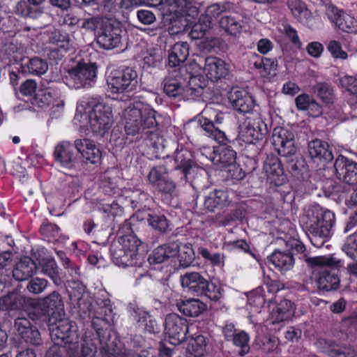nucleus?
<instances>
[{
  "label": "nucleus",
  "instance_id": "obj_1",
  "mask_svg": "<svg viewBox=\"0 0 357 357\" xmlns=\"http://www.w3.org/2000/svg\"><path fill=\"white\" fill-rule=\"evenodd\" d=\"M49 329L54 345L45 357H95L96 347L91 340H82L81 354L77 342V326L64 316L50 317Z\"/></svg>",
  "mask_w": 357,
  "mask_h": 357
},
{
  "label": "nucleus",
  "instance_id": "obj_2",
  "mask_svg": "<svg viewBox=\"0 0 357 357\" xmlns=\"http://www.w3.org/2000/svg\"><path fill=\"white\" fill-rule=\"evenodd\" d=\"M113 122L109 104L89 97H84L77 102L74 124L81 132L87 134L91 130L93 133L103 136L109 132Z\"/></svg>",
  "mask_w": 357,
  "mask_h": 357
},
{
  "label": "nucleus",
  "instance_id": "obj_3",
  "mask_svg": "<svg viewBox=\"0 0 357 357\" xmlns=\"http://www.w3.org/2000/svg\"><path fill=\"white\" fill-rule=\"evenodd\" d=\"M335 222V215L319 206L307 208L301 218V222L310 232L312 244L321 248L330 235Z\"/></svg>",
  "mask_w": 357,
  "mask_h": 357
},
{
  "label": "nucleus",
  "instance_id": "obj_4",
  "mask_svg": "<svg viewBox=\"0 0 357 357\" xmlns=\"http://www.w3.org/2000/svg\"><path fill=\"white\" fill-rule=\"evenodd\" d=\"M122 121L127 135H135L157 125L155 112L147 104L135 101L122 113Z\"/></svg>",
  "mask_w": 357,
  "mask_h": 357
},
{
  "label": "nucleus",
  "instance_id": "obj_5",
  "mask_svg": "<svg viewBox=\"0 0 357 357\" xmlns=\"http://www.w3.org/2000/svg\"><path fill=\"white\" fill-rule=\"evenodd\" d=\"M313 267L314 273H317V282L319 288L330 291L336 289L340 284L337 275V268L340 266V261L333 255L319 256L307 259Z\"/></svg>",
  "mask_w": 357,
  "mask_h": 357
},
{
  "label": "nucleus",
  "instance_id": "obj_6",
  "mask_svg": "<svg viewBox=\"0 0 357 357\" xmlns=\"http://www.w3.org/2000/svg\"><path fill=\"white\" fill-rule=\"evenodd\" d=\"M140 244V240L133 234L120 237L110 248L114 263L123 267L137 265L139 258L138 248Z\"/></svg>",
  "mask_w": 357,
  "mask_h": 357
},
{
  "label": "nucleus",
  "instance_id": "obj_7",
  "mask_svg": "<svg viewBox=\"0 0 357 357\" xmlns=\"http://www.w3.org/2000/svg\"><path fill=\"white\" fill-rule=\"evenodd\" d=\"M108 90L112 93H130L139 86L136 70L130 68L112 71L107 78Z\"/></svg>",
  "mask_w": 357,
  "mask_h": 357
},
{
  "label": "nucleus",
  "instance_id": "obj_8",
  "mask_svg": "<svg viewBox=\"0 0 357 357\" xmlns=\"http://www.w3.org/2000/svg\"><path fill=\"white\" fill-rule=\"evenodd\" d=\"M201 114L199 125L206 135L219 144H225L227 141L226 135L218 126L223 122L222 114L217 112L211 106H206Z\"/></svg>",
  "mask_w": 357,
  "mask_h": 357
},
{
  "label": "nucleus",
  "instance_id": "obj_9",
  "mask_svg": "<svg viewBox=\"0 0 357 357\" xmlns=\"http://www.w3.org/2000/svg\"><path fill=\"white\" fill-rule=\"evenodd\" d=\"M192 327L185 318L177 314H169L165 318V332L172 344L177 345L186 340Z\"/></svg>",
  "mask_w": 357,
  "mask_h": 357
},
{
  "label": "nucleus",
  "instance_id": "obj_10",
  "mask_svg": "<svg viewBox=\"0 0 357 357\" xmlns=\"http://www.w3.org/2000/svg\"><path fill=\"white\" fill-rule=\"evenodd\" d=\"M268 132L267 125L262 119L260 114L255 112L254 118H248L241 126L240 135L245 142L255 144L263 140Z\"/></svg>",
  "mask_w": 357,
  "mask_h": 357
},
{
  "label": "nucleus",
  "instance_id": "obj_11",
  "mask_svg": "<svg viewBox=\"0 0 357 357\" xmlns=\"http://www.w3.org/2000/svg\"><path fill=\"white\" fill-rule=\"evenodd\" d=\"M184 71L189 75L188 77L183 78L185 80L188 79V94L200 96L203 89L206 86V79L201 74L203 72V68L197 62L192 61L181 68L178 73L183 76Z\"/></svg>",
  "mask_w": 357,
  "mask_h": 357
},
{
  "label": "nucleus",
  "instance_id": "obj_12",
  "mask_svg": "<svg viewBox=\"0 0 357 357\" xmlns=\"http://www.w3.org/2000/svg\"><path fill=\"white\" fill-rule=\"evenodd\" d=\"M97 68L94 63H79L69 71L75 88L90 87L96 82Z\"/></svg>",
  "mask_w": 357,
  "mask_h": 357
},
{
  "label": "nucleus",
  "instance_id": "obj_13",
  "mask_svg": "<svg viewBox=\"0 0 357 357\" xmlns=\"http://www.w3.org/2000/svg\"><path fill=\"white\" fill-rule=\"evenodd\" d=\"M273 144L278 153L282 156L294 155L296 151L294 133L283 127H276L272 135Z\"/></svg>",
  "mask_w": 357,
  "mask_h": 357
},
{
  "label": "nucleus",
  "instance_id": "obj_14",
  "mask_svg": "<svg viewBox=\"0 0 357 357\" xmlns=\"http://www.w3.org/2000/svg\"><path fill=\"white\" fill-rule=\"evenodd\" d=\"M228 98L233 108L240 113L253 114L255 112V100L252 94L245 89L232 88Z\"/></svg>",
  "mask_w": 357,
  "mask_h": 357
},
{
  "label": "nucleus",
  "instance_id": "obj_15",
  "mask_svg": "<svg viewBox=\"0 0 357 357\" xmlns=\"http://www.w3.org/2000/svg\"><path fill=\"white\" fill-rule=\"evenodd\" d=\"M73 145L67 141L59 143L54 149V155L56 162L68 169L80 170L82 163L73 151Z\"/></svg>",
  "mask_w": 357,
  "mask_h": 357
},
{
  "label": "nucleus",
  "instance_id": "obj_16",
  "mask_svg": "<svg viewBox=\"0 0 357 357\" xmlns=\"http://www.w3.org/2000/svg\"><path fill=\"white\" fill-rule=\"evenodd\" d=\"M326 14L329 21L339 29L349 33H357V21L351 15L333 5L326 6Z\"/></svg>",
  "mask_w": 357,
  "mask_h": 357
},
{
  "label": "nucleus",
  "instance_id": "obj_17",
  "mask_svg": "<svg viewBox=\"0 0 357 357\" xmlns=\"http://www.w3.org/2000/svg\"><path fill=\"white\" fill-rule=\"evenodd\" d=\"M149 181L157 188L165 194L176 195V185L168 175L167 167L164 165H158L153 167L149 175Z\"/></svg>",
  "mask_w": 357,
  "mask_h": 357
},
{
  "label": "nucleus",
  "instance_id": "obj_18",
  "mask_svg": "<svg viewBox=\"0 0 357 357\" xmlns=\"http://www.w3.org/2000/svg\"><path fill=\"white\" fill-rule=\"evenodd\" d=\"M334 168L339 180L351 185L357 184V162L340 155L335 161Z\"/></svg>",
  "mask_w": 357,
  "mask_h": 357
},
{
  "label": "nucleus",
  "instance_id": "obj_19",
  "mask_svg": "<svg viewBox=\"0 0 357 357\" xmlns=\"http://www.w3.org/2000/svg\"><path fill=\"white\" fill-rule=\"evenodd\" d=\"M206 155L218 169H222L229 166H231L236 160V153L230 147L225 145H219L215 147L213 151L211 149H205L202 155Z\"/></svg>",
  "mask_w": 357,
  "mask_h": 357
},
{
  "label": "nucleus",
  "instance_id": "obj_20",
  "mask_svg": "<svg viewBox=\"0 0 357 357\" xmlns=\"http://www.w3.org/2000/svg\"><path fill=\"white\" fill-rule=\"evenodd\" d=\"M74 147L80 154L82 162L86 164H96L100 161L102 153L96 143L88 138L77 139Z\"/></svg>",
  "mask_w": 357,
  "mask_h": 357
},
{
  "label": "nucleus",
  "instance_id": "obj_21",
  "mask_svg": "<svg viewBox=\"0 0 357 357\" xmlns=\"http://www.w3.org/2000/svg\"><path fill=\"white\" fill-rule=\"evenodd\" d=\"M229 72V65L224 60L215 56H209L205 59L203 73L206 82L208 79L212 82L218 81L225 78Z\"/></svg>",
  "mask_w": 357,
  "mask_h": 357
},
{
  "label": "nucleus",
  "instance_id": "obj_22",
  "mask_svg": "<svg viewBox=\"0 0 357 357\" xmlns=\"http://www.w3.org/2000/svg\"><path fill=\"white\" fill-rule=\"evenodd\" d=\"M185 79L183 78L180 73L174 70L169 73L164 81L163 90L165 93L170 97L183 96L188 98H194L199 96L188 94L187 91L189 89L188 85L186 88L183 86Z\"/></svg>",
  "mask_w": 357,
  "mask_h": 357
},
{
  "label": "nucleus",
  "instance_id": "obj_23",
  "mask_svg": "<svg viewBox=\"0 0 357 357\" xmlns=\"http://www.w3.org/2000/svg\"><path fill=\"white\" fill-rule=\"evenodd\" d=\"M121 30L106 22L98 32L97 43L105 50H112L119 47L121 43Z\"/></svg>",
  "mask_w": 357,
  "mask_h": 357
},
{
  "label": "nucleus",
  "instance_id": "obj_24",
  "mask_svg": "<svg viewBox=\"0 0 357 357\" xmlns=\"http://www.w3.org/2000/svg\"><path fill=\"white\" fill-rule=\"evenodd\" d=\"M287 6L292 15L303 25L314 29L319 24V18L314 16L306 5L300 0H288Z\"/></svg>",
  "mask_w": 357,
  "mask_h": 357
},
{
  "label": "nucleus",
  "instance_id": "obj_25",
  "mask_svg": "<svg viewBox=\"0 0 357 357\" xmlns=\"http://www.w3.org/2000/svg\"><path fill=\"white\" fill-rule=\"evenodd\" d=\"M181 283L186 291L195 296H202L207 280L197 272L186 273L181 277Z\"/></svg>",
  "mask_w": 357,
  "mask_h": 357
},
{
  "label": "nucleus",
  "instance_id": "obj_26",
  "mask_svg": "<svg viewBox=\"0 0 357 357\" xmlns=\"http://www.w3.org/2000/svg\"><path fill=\"white\" fill-rule=\"evenodd\" d=\"M270 310L269 320L271 324H275L290 319L294 314L293 306L289 300L284 299L279 303L270 302L268 303Z\"/></svg>",
  "mask_w": 357,
  "mask_h": 357
},
{
  "label": "nucleus",
  "instance_id": "obj_27",
  "mask_svg": "<svg viewBox=\"0 0 357 357\" xmlns=\"http://www.w3.org/2000/svg\"><path fill=\"white\" fill-rule=\"evenodd\" d=\"M264 171L267 180L275 185H282L285 181L283 169L275 157H268L264 162Z\"/></svg>",
  "mask_w": 357,
  "mask_h": 357
},
{
  "label": "nucleus",
  "instance_id": "obj_28",
  "mask_svg": "<svg viewBox=\"0 0 357 357\" xmlns=\"http://www.w3.org/2000/svg\"><path fill=\"white\" fill-rule=\"evenodd\" d=\"M38 98L44 105H52V112L58 117L64 109V100L60 91L49 88L38 95Z\"/></svg>",
  "mask_w": 357,
  "mask_h": 357
},
{
  "label": "nucleus",
  "instance_id": "obj_29",
  "mask_svg": "<svg viewBox=\"0 0 357 357\" xmlns=\"http://www.w3.org/2000/svg\"><path fill=\"white\" fill-rule=\"evenodd\" d=\"M234 192L229 190H215L208 193L204 200V206L210 211L217 208L227 206L231 202Z\"/></svg>",
  "mask_w": 357,
  "mask_h": 357
},
{
  "label": "nucleus",
  "instance_id": "obj_30",
  "mask_svg": "<svg viewBox=\"0 0 357 357\" xmlns=\"http://www.w3.org/2000/svg\"><path fill=\"white\" fill-rule=\"evenodd\" d=\"M308 152L312 158L319 162H330L333 158L331 151L328 150V144L320 139L309 142Z\"/></svg>",
  "mask_w": 357,
  "mask_h": 357
},
{
  "label": "nucleus",
  "instance_id": "obj_31",
  "mask_svg": "<svg viewBox=\"0 0 357 357\" xmlns=\"http://www.w3.org/2000/svg\"><path fill=\"white\" fill-rule=\"evenodd\" d=\"M45 314L50 317H61L63 314V304L60 295L54 291L45 298L41 303Z\"/></svg>",
  "mask_w": 357,
  "mask_h": 357
},
{
  "label": "nucleus",
  "instance_id": "obj_32",
  "mask_svg": "<svg viewBox=\"0 0 357 357\" xmlns=\"http://www.w3.org/2000/svg\"><path fill=\"white\" fill-rule=\"evenodd\" d=\"M178 252V245L171 243L158 247L149 257L151 264H160L175 257Z\"/></svg>",
  "mask_w": 357,
  "mask_h": 357
},
{
  "label": "nucleus",
  "instance_id": "obj_33",
  "mask_svg": "<svg viewBox=\"0 0 357 357\" xmlns=\"http://www.w3.org/2000/svg\"><path fill=\"white\" fill-rule=\"evenodd\" d=\"M37 266L33 261L28 257L20 259L13 271V278L18 281H24L36 273Z\"/></svg>",
  "mask_w": 357,
  "mask_h": 357
},
{
  "label": "nucleus",
  "instance_id": "obj_34",
  "mask_svg": "<svg viewBox=\"0 0 357 357\" xmlns=\"http://www.w3.org/2000/svg\"><path fill=\"white\" fill-rule=\"evenodd\" d=\"M20 69L24 74L41 75L47 71L48 65L46 61L39 57L27 58L22 60Z\"/></svg>",
  "mask_w": 357,
  "mask_h": 357
},
{
  "label": "nucleus",
  "instance_id": "obj_35",
  "mask_svg": "<svg viewBox=\"0 0 357 357\" xmlns=\"http://www.w3.org/2000/svg\"><path fill=\"white\" fill-rule=\"evenodd\" d=\"M295 103L298 110L307 111L309 116L317 117L322 113L321 106L307 94L303 93L297 96Z\"/></svg>",
  "mask_w": 357,
  "mask_h": 357
},
{
  "label": "nucleus",
  "instance_id": "obj_36",
  "mask_svg": "<svg viewBox=\"0 0 357 357\" xmlns=\"http://www.w3.org/2000/svg\"><path fill=\"white\" fill-rule=\"evenodd\" d=\"M189 55V45L186 42L175 43L170 49L168 56V64L170 67H176L184 62Z\"/></svg>",
  "mask_w": 357,
  "mask_h": 357
},
{
  "label": "nucleus",
  "instance_id": "obj_37",
  "mask_svg": "<svg viewBox=\"0 0 357 357\" xmlns=\"http://www.w3.org/2000/svg\"><path fill=\"white\" fill-rule=\"evenodd\" d=\"M255 59L253 66L262 77L268 78L276 74L278 63L275 60L257 56Z\"/></svg>",
  "mask_w": 357,
  "mask_h": 357
},
{
  "label": "nucleus",
  "instance_id": "obj_38",
  "mask_svg": "<svg viewBox=\"0 0 357 357\" xmlns=\"http://www.w3.org/2000/svg\"><path fill=\"white\" fill-rule=\"evenodd\" d=\"M268 260L280 271H287L291 269L294 264V259L290 253L280 251H275Z\"/></svg>",
  "mask_w": 357,
  "mask_h": 357
},
{
  "label": "nucleus",
  "instance_id": "obj_39",
  "mask_svg": "<svg viewBox=\"0 0 357 357\" xmlns=\"http://www.w3.org/2000/svg\"><path fill=\"white\" fill-rule=\"evenodd\" d=\"M50 42L56 46L53 49L52 52H59L61 56L73 47V43L69 36L59 30H55L52 33L50 36Z\"/></svg>",
  "mask_w": 357,
  "mask_h": 357
},
{
  "label": "nucleus",
  "instance_id": "obj_40",
  "mask_svg": "<svg viewBox=\"0 0 357 357\" xmlns=\"http://www.w3.org/2000/svg\"><path fill=\"white\" fill-rule=\"evenodd\" d=\"M192 155L191 152L186 149H181L177 151L175 155L176 169H181L184 178L190 174L191 170L195 167L192 162Z\"/></svg>",
  "mask_w": 357,
  "mask_h": 357
},
{
  "label": "nucleus",
  "instance_id": "obj_41",
  "mask_svg": "<svg viewBox=\"0 0 357 357\" xmlns=\"http://www.w3.org/2000/svg\"><path fill=\"white\" fill-rule=\"evenodd\" d=\"M206 338L201 335L192 337L187 347V357H206Z\"/></svg>",
  "mask_w": 357,
  "mask_h": 357
},
{
  "label": "nucleus",
  "instance_id": "obj_42",
  "mask_svg": "<svg viewBox=\"0 0 357 357\" xmlns=\"http://www.w3.org/2000/svg\"><path fill=\"white\" fill-rule=\"evenodd\" d=\"M134 317L137 320L138 326L150 333L158 331V326L152 317L142 309L137 308L134 312Z\"/></svg>",
  "mask_w": 357,
  "mask_h": 357
},
{
  "label": "nucleus",
  "instance_id": "obj_43",
  "mask_svg": "<svg viewBox=\"0 0 357 357\" xmlns=\"http://www.w3.org/2000/svg\"><path fill=\"white\" fill-rule=\"evenodd\" d=\"M120 177L116 170L105 172L100 183V188L105 194L112 195L117 193Z\"/></svg>",
  "mask_w": 357,
  "mask_h": 357
},
{
  "label": "nucleus",
  "instance_id": "obj_44",
  "mask_svg": "<svg viewBox=\"0 0 357 357\" xmlns=\"http://www.w3.org/2000/svg\"><path fill=\"white\" fill-rule=\"evenodd\" d=\"M341 86L349 93L348 103L353 108L357 107V79L354 77L344 75L340 78Z\"/></svg>",
  "mask_w": 357,
  "mask_h": 357
},
{
  "label": "nucleus",
  "instance_id": "obj_45",
  "mask_svg": "<svg viewBox=\"0 0 357 357\" xmlns=\"http://www.w3.org/2000/svg\"><path fill=\"white\" fill-rule=\"evenodd\" d=\"M179 310L188 317H197L206 309V305L198 299L183 301L178 307Z\"/></svg>",
  "mask_w": 357,
  "mask_h": 357
},
{
  "label": "nucleus",
  "instance_id": "obj_46",
  "mask_svg": "<svg viewBox=\"0 0 357 357\" xmlns=\"http://www.w3.org/2000/svg\"><path fill=\"white\" fill-rule=\"evenodd\" d=\"M25 298L15 293L0 298V309L3 310H20L24 307Z\"/></svg>",
  "mask_w": 357,
  "mask_h": 357
},
{
  "label": "nucleus",
  "instance_id": "obj_47",
  "mask_svg": "<svg viewBox=\"0 0 357 357\" xmlns=\"http://www.w3.org/2000/svg\"><path fill=\"white\" fill-rule=\"evenodd\" d=\"M220 26L228 34L236 36L239 34L242 29V24L240 21L234 17L224 15L219 21Z\"/></svg>",
  "mask_w": 357,
  "mask_h": 357
},
{
  "label": "nucleus",
  "instance_id": "obj_48",
  "mask_svg": "<svg viewBox=\"0 0 357 357\" xmlns=\"http://www.w3.org/2000/svg\"><path fill=\"white\" fill-rule=\"evenodd\" d=\"M39 267L41 272L50 277L55 284H59L60 279L58 276L57 266L55 261L52 258H45L39 261Z\"/></svg>",
  "mask_w": 357,
  "mask_h": 357
},
{
  "label": "nucleus",
  "instance_id": "obj_49",
  "mask_svg": "<svg viewBox=\"0 0 357 357\" xmlns=\"http://www.w3.org/2000/svg\"><path fill=\"white\" fill-rule=\"evenodd\" d=\"M211 20L206 17L201 16L197 22L195 23L192 27L189 36L192 39H199L202 38L206 32L211 28Z\"/></svg>",
  "mask_w": 357,
  "mask_h": 357
},
{
  "label": "nucleus",
  "instance_id": "obj_50",
  "mask_svg": "<svg viewBox=\"0 0 357 357\" xmlns=\"http://www.w3.org/2000/svg\"><path fill=\"white\" fill-rule=\"evenodd\" d=\"M223 292L222 285L220 282L207 281V286L204 288L202 296H206L211 301H218L223 296Z\"/></svg>",
  "mask_w": 357,
  "mask_h": 357
},
{
  "label": "nucleus",
  "instance_id": "obj_51",
  "mask_svg": "<svg viewBox=\"0 0 357 357\" xmlns=\"http://www.w3.org/2000/svg\"><path fill=\"white\" fill-rule=\"evenodd\" d=\"M149 225L154 229L165 232L169 227V222L165 215L155 213H149L147 217Z\"/></svg>",
  "mask_w": 357,
  "mask_h": 357
},
{
  "label": "nucleus",
  "instance_id": "obj_52",
  "mask_svg": "<svg viewBox=\"0 0 357 357\" xmlns=\"http://www.w3.org/2000/svg\"><path fill=\"white\" fill-rule=\"evenodd\" d=\"M178 261L179 264L182 267H188L193 262L195 259V253L192 248L184 245L181 248L178 247Z\"/></svg>",
  "mask_w": 357,
  "mask_h": 357
},
{
  "label": "nucleus",
  "instance_id": "obj_53",
  "mask_svg": "<svg viewBox=\"0 0 357 357\" xmlns=\"http://www.w3.org/2000/svg\"><path fill=\"white\" fill-rule=\"evenodd\" d=\"M249 340L248 335L244 331H241L234 336V344L241 348L240 355L243 356L249 352Z\"/></svg>",
  "mask_w": 357,
  "mask_h": 357
},
{
  "label": "nucleus",
  "instance_id": "obj_54",
  "mask_svg": "<svg viewBox=\"0 0 357 357\" xmlns=\"http://www.w3.org/2000/svg\"><path fill=\"white\" fill-rule=\"evenodd\" d=\"M342 250L350 258H357V231L347 237Z\"/></svg>",
  "mask_w": 357,
  "mask_h": 357
},
{
  "label": "nucleus",
  "instance_id": "obj_55",
  "mask_svg": "<svg viewBox=\"0 0 357 357\" xmlns=\"http://www.w3.org/2000/svg\"><path fill=\"white\" fill-rule=\"evenodd\" d=\"M318 96L326 103H330L333 101V93L332 89L325 83H319L315 87Z\"/></svg>",
  "mask_w": 357,
  "mask_h": 357
},
{
  "label": "nucleus",
  "instance_id": "obj_56",
  "mask_svg": "<svg viewBox=\"0 0 357 357\" xmlns=\"http://www.w3.org/2000/svg\"><path fill=\"white\" fill-rule=\"evenodd\" d=\"M248 303L250 307L255 308L254 312H259V309L265 303V299L261 295V289H258L255 291L251 292L248 296Z\"/></svg>",
  "mask_w": 357,
  "mask_h": 357
},
{
  "label": "nucleus",
  "instance_id": "obj_57",
  "mask_svg": "<svg viewBox=\"0 0 357 357\" xmlns=\"http://www.w3.org/2000/svg\"><path fill=\"white\" fill-rule=\"evenodd\" d=\"M327 49L332 56L336 59L345 60L348 58L347 53L342 50L340 43L337 40H331Z\"/></svg>",
  "mask_w": 357,
  "mask_h": 357
},
{
  "label": "nucleus",
  "instance_id": "obj_58",
  "mask_svg": "<svg viewBox=\"0 0 357 357\" xmlns=\"http://www.w3.org/2000/svg\"><path fill=\"white\" fill-rule=\"evenodd\" d=\"M100 210L107 214V217L111 220L116 216L122 215L123 213V208L115 202L110 204H103Z\"/></svg>",
  "mask_w": 357,
  "mask_h": 357
},
{
  "label": "nucleus",
  "instance_id": "obj_59",
  "mask_svg": "<svg viewBox=\"0 0 357 357\" xmlns=\"http://www.w3.org/2000/svg\"><path fill=\"white\" fill-rule=\"evenodd\" d=\"M47 283V281L45 279L35 278L29 282L26 289L32 294H40L45 289Z\"/></svg>",
  "mask_w": 357,
  "mask_h": 357
},
{
  "label": "nucleus",
  "instance_id": "obj_60",
  "mask_svg": "<svg viewBox=\"0 0 357 357\" xmlns=\"http://www.w3.org/2000/svg\"><path fill=\"white\" fill-rule=\"evenodd\" d=\"M260 349L264 352H271L275 351L278 346V340L274 336H265L261 340H259Z\"/></svg>",
  "mask_w": 357,
  "mask_h": 357
},
{
  "label": "nucleus",
  "instance_id": "obj_61",
  "mask_svg": "<svg viewBox=\"0 0 357 357\" xmlns=\"http://www.w3.org/2000/svg\"><path fill=\"white\" fill-rule=\"evenodd\" d=\"M200 255L206 259L208 260L213 266H223L224 256L219 253L211 254L209 251L205 248H202L199 251Z\"/></svg>",
  "mask_w": 357,
  "mask_h": 357
},
{
  "label": "nucleus",
  "instance_id": "obj_62",
  "mask_svg": "<svg viewBox=\"0 0 357 357\" xmlns=\"http://www.w3.org/2000/svg\"><path fill=\"white\" fill-rule=\"evenodd\" d=\"M103 20L97 18V17H91L89 19L84 20L82 22V27L88 30L100 31V29L104 26L105 23Z\"/></svg>",
  "mask_w": 357,
  "mask_h": 357
},
{
  "label": "nucleus",
  "instance_id": "obj_63",
  "mask_svg": "<svg viewBox=\"0 0 357 357\" xmlns=\"http://www.w3.org/2000/svg\"><path fill=\"white\" fill-rule=\"evenodd\" d=\"M15 327L19 335L22 337L31 328L30 321L26 318H18L15 321Z\"/></svg>",
  "mask_w": 357,
  "mask_h": 357
},
{
  "label": "nucleus",
  "instance_id": "obj_64",
  "mask_svg": "<svg viewBox=\"0 0 357 357\" xmlns=\"http://www.w3.org/2000/svg\"><path fill=\"white\" fill-rule=\"evenodd\" d=\"M331 357H357L356 352L351 349L342 350L339 348H333L328 351Z\"/></svg>",
  "mask_w": 357,
  "mask_h": 357
}]
</instances>
